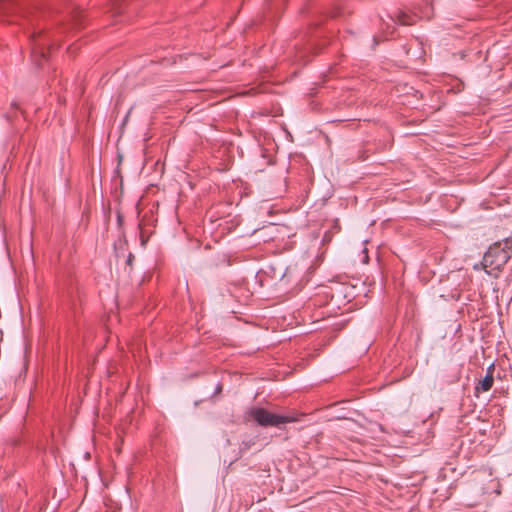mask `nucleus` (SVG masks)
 Instances as JSON below:
<instances>
[{"label": "nucleus", "mask_w": 512, "mask_h": 512, "mask_svg": "<svg viewBox=\"0 0 512 512\" xmlns=\"http://www.w3.org/2000/svg\"><path fill=\"white\" fill-rule=\"evenodd\" d=\"M248 416L263 427H279L280 425L295 422L297 419L290 415H279L265 408L253 407L248 411Z\"/></svg>", "instance_id": "2"}, {"label": "nucleus", "mask_w": 512, "mask_h": 512, "mask_svg": "<svg viewBox=\"0 0 512 512\" xmlns=\"http://www.w3.org/2000/svg\"><path fill=\"white\" fill-rule=\"evenodd\" d=\"M110 11L114 14H120L122 12L121 3L118 0H115L111 4Z\"/></svg>", "instance_id": "5"}, {"label": "nucleus", "mask_w": 512, "mask_h": 512, "mask_svg": "<svg viewBox=\"0 0 512 512\" xmlns=\"http://www.w3.org/2000/svg\"><path fill=\"white\" fill-rule=\"evenodd\" d=\"M479 267H480V265L476 264V265L474 266V269L478 270V269H479Z\"/></svg>", "instance_id": "6"}, {"label": "nucleus", "mask_w": 512, "mask_h": 512, "mask_svg": "<svg viewBox=\"0 0 512 512\" xmlns=\"http://www.w3.org/2000/svg\"><path fill=\"white\" fill-rule=\"evenodd\" d=\"M402 24H409L407 21H401Z\"/></svg>", "instance_id": "7"}, {"label": "nucleus", "mask_w": 512, "mask_h": 512, "mask_svg": "<svg viewBox=\"0 0 512 512\" xmlns=\"http://www.w3.org/2000/svg\"><path fill=\"white\" fill-rule=\"evenodd\" d=\"M493 365H491L488 369V374L478 383L476 386V391L479 392H487L489 391L494 383V378L492 374Z\"/></svg>", "instance_id": "3"}, {"label": "nucleus", "mask_w": 512, "mask_h": 512, "mask_svg": "<svg viewBox=\"0 0 512 512\" xmlns=\"http://www.w3.org/2000/svg\"><path fill=\"white\" fill-rule=\"evenodd\" d=\"M32 57L37 65H42L43 61L46 60L47 55L42 48L34 47L32 51Z\"/></svg>", "instance_id": "4"}, {"label": "nucleus", "mask_w": 512, "mask_h": 512, "mask_svg": "<svg viewBox=\"0 0 512 512\" xmlns=\"http://www.w3.org/2000/svg\"><path fill=\"white\" fill-rule=\"evenodd\" d=\"M512 254V240L507 239L503 243H495L484 254L481 266L485 272L493 277L504 267Z\"/></svg>", "instance_id": "1"}]
</instances>
